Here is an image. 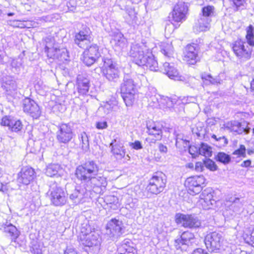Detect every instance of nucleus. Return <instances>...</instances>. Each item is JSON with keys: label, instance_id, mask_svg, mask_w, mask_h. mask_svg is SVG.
<instances>
[{"label": "nucleus", "instance_id": "41", "mask_svg": "<svg viewBox=\"0 0 254 254\" xmlns=\"http://www.w3.org/2000/svg\"><path fill=\"white\" fill-rule=\"evenodd\" d=\"M254 27L252 25H250L247 31L246 39L249 46H254Z\"/></svg>", "mask_w": 254, "mask_h": 254}, {"label": "nucleus", "instance_id": "9", "mask_svg": "<svg viewBox=\"0 0 254 254\" xmlns=\"http://www.w3.org/2000/svg\"><path fill=\"white\" fill-rule=\"evenodd\" d=\"M176 222L182 226L190 229H196L201 226L200 221L194 215L177 213Z\"/></svg>", "mask_w": 254, "mask_h": 254}, {"label": "nucleus", "instance_id": "44", "mask_svg": "<svg viewBox=\"0 0 254 254\" xmlns=\"http://www.w3.org/2000/svg\"><path fill=\"white\" fill-rule=\"evenodd\" d=\"M205 167L211 171H214L217 170L218 167L215 163L210 159H207L204 161Z\"/></svg>", "mask_w": 254, "mask_h": 254}, {"label": "nucleus", "instance_id": "26", "mask_svg": "<svg viewBox=\"0 0 254 254\" xmlns=\"http://www.w3.org/2000/svg\"><path fill=\"white\" fill-rule=\"evenodd\" d=\"M211 22V18L199 15L198 19L195 23L193 30L196 32L206 31L209 29Z\"/></svg>", "mask_w": 254, "mask_h": 254}, {"label": "nucleus", "instance_id": "22", "mask_svg": "<svg viewBox=\"0 0 254 254\" xmlns=\"http://www.w3.org/2000/svg\"><path fill=\"white\" fill-rule=\"evenodd\" d=\"M90 30L86 28L80 30L75 36V43L81 48H85L90 42Z\"/></svg>", "mask_w": 254, "mask_h": 254}, {"label": "nucleus", "instance_id": "64", "mask_svg": "<svg viewBox=\"0 0 254 254\" xmlns=\"http://www.w3.org/2000/svg\"><path fill=\"white\" fill-rule=\"evenodd\" d=\"M251 88L253 94L254 95V76L252 81L251 82Z\"/></svg>", "mask_w": 254, "mask_h": 254}, {"label": "nucleus", "instance_id": "37", "mask_svg": "<svg viewBox=\"0 0 254 254\" xmlns=\"http://www.w3.org/2000/svg\"><path fill=\"white\" fill-rule=\"evenodd\" d=\"M198 152L199 154L205 157H210L212 155L211 148L205 143H201Z\"/></svg>", "mask_w": 254, "mask_h": 254}, {"label": "nucleus", "instance_id": "15", "mask_svg": "<svg viewBox=\"0 0 254 254\" xmlns=\"http://www.w3.org/2000/svg\"><path fill=\"white\" fill-rule=\"evenodd\" d=\"M57 139L60 143H68L73 136V132L71 126L69 124H62L58 127Z\"/></svg>", "mask_w": 254, "mask_h": 254}, {"label": "nucleus", "instance_id": "18", "mask_svg": "<svg viewBox=\"0 0 254 254\" xmlns=\"http://www.w3.org/2000/svg\"><path fill=\"white\" fill-rule=\"evenodd\" d=\"M23 111L32 117L37 119L41 114V111L38 104L33 100L26 98L23 102Z\"/></svg>", "mask_w": 254, "mask_h": 254}, {"label": "nucleus", "instance_id": "8", "mask_svg": "<svg viewBox=\"0 0 254 254\" xmlns=\"http://www.w3.org/2000/svg\"><path fill=\"white\" fill-rule=\"evenodd\" d=\"M166 182L165 175L162 172H157L149 180L147 191L152 194H158L163 191Z\"/></svg>", "mask_w": 254, "mask_h": 254}, {"label": "nucleus", "instance_id": "51", "mask_svg": "<svg viewBox=\"0 0 254 254\" xmlns=\"http://www.w3.org/2000/svg\"><path fill=\"white\" fill-rule=\"evenodd\" d=\"M181 142L180 145H176V146L180 149L186 150V148L190 146L189 141L186 139H184Z\"/></svg>", "mask_w": 254, "mask_h": 254}, {"label": "nucleus", "instance_id": "12", "mask_svg": "<svg viewBox=\"0 0 254 254\" xmlns=\"http://www.w3.org/2000/svg\"><path fill=\"white\" fill-rule=\"evenodd\" d=\"M194 242L195 237L193 233L187 231L184 232L179 238L175 240L174 246L177 250L186 251Z\"/></svg>", "mask_w": 254, "mask_h": 254}, {"label": "nucleus", "instance_id": "3", "mask_svg": "<svg viewBox=\"0 0 254 254\" xmlns=\"http://www.w3.org/2000/svg\"><path fill=\"white\" fill-rule=\"evenodd\" d=\"M121 92L126 106H132L136 92V85L133 79L128 74L124 77L123 82L121 85Z\"/></svg>", "mask_w": 254, "mask_h": 254}, {"label": "nucleus", "instance_id": "30", "mask_svg": "<svg viewBox=\"0 0 254 254\" xmlns=\"http://www.w3.org/2000/svg\"><path fill=\"white\" fill-rule=\"evenodd\" d=\"M203 197L199 200V203L201 204L204 209H209L215 203V200L212 198L213 195L211 193L206 194L203 192L202 194Z\"/></svg>", "mask_w": 254, "mask_h": 254}, {"label": "nucleus", "instance_id": "10", "mask_svg": "<svg viewBox=\"0 0 254 254\" xmlns=\"http://www.w3.org/2000/svg\"><path fill=\"white\" fill-rule=\"evenodd\" d=\"M232 49L235 55L242 61L248 60L251 58L252 49L245 41L237 40L233 44Z\"/></svg>", "mask_w": 254, "mask_h": 254}, {"label": "nucleus", "instance_id": "2", "mask_svg": "<svg viewBox=\"0 0 254 254\" xmlns=\"http://www.w3.org/2000/svg\"><path fill=\"white\" fill-rule=\"evenodd\" d=\"M143 43H132L128 53L129 56L133 58V62L143 68L146 67L150 70H158V63Z\"/></svg>", "mask_w": 254, "mask_h": 254}, {"label": "nucleus", "instance_id": "48", "mask_svg": "<svg viewBox=\"0 0 254 254\" xmlns=\"http://www.w3.org/2000/svg\"><path fill=\"white\" fill-rule=\"evenodd\" d=\"M192 132L193 134H195L198 137H201L204 135V131L201 127L192 128Z\"/></svg>", "mask_w": 254, "mask_h": 254}, {"label": "nucleus", "instance_id": "11", "mask_svg": "<svg viewBox=\"0 0 254 254\" xmlns=\"http://www.w3.org/2000/svg\"><path fill=\"white\" fill-rule=\"evenodd\" d=\"M223 240L222 233L215 231L209 233L205 236L204 242L208 250L212 252L220 249Z\"/></svg>", "mask_w": 254, "mask_h": 254}, {"label": "nucleus", "instance_id": "28", "mask_svg": "<svg viewBox=\"0 0 254 254\" xmlns=\"http://www.w3.org/2000/svg\"><path fill=\"white\" fill-rule=\"evenodd\" d=\"M2 227L4 232L10 237L12 241H15L19 235V232L16 227L11 224L10 222L6 221L3 224Z\"/></svg>", "mask_w": 254, "mask_h": 254}, {"label": "nucleus", "instance_id": "31", "mask_svg": "<svg viewBox=\"0 0 254 254\" xmlns=\"http://www.w3.org/2000/svg\"><path fill=\"white\" fill-rule=\"evenodd\" d=\"M149 134L154 135L157 139H161L162 134V126L159 123H153L147 126Z\"/></svg>", "mask_w": 254, "mask_h": 254}, {"label": "nucleus", "instance_id": "43", "mask_svg": "<svg viewBox=\"0 0 254 254\" xmlns=\"http://www.w3.org/2000/svg\"><path fill=\"white\" fill-rule=\"evenodd\" d=\"M161 52L166 57H171L173 53V47L171 44H167L164 48L161 50Z\"/></svg>", "mask_w": 254, "mask_h": 254}, {"label": "nucleus", "instance_id": "62", "mask_svg": "<svg viewBox=\"0 0 254 254\" xmlns=\"http://www.w3.org/2000/svg\"><path fill=\"white\" fill-rule=\"evenodd\" d=\"M251 164V161L250 160H247L243 161L241 164V166L242 167H248L250 166Z\"/></svg>", "mask_w": 254, "mask_h": 254}, {"label": "nucleus", "instance_id": "63", "mask_svg": "<svg viewBox=\"0 0 254 254\" xmlns=\"http://www.w3.org/2000/svg\"><path fill=\"white\" fill-rule=\"evenodd\" d=\"M196 101V98L193 96L188 97L187 99V103H195Z\"/></svg>", "mask_w": 254, "mask_h": 254}, {"label": "nucleus", "instance_id": "49", "mask_svg": "<svg viewBox=\"0 0 254 254\" xmlns=\"http://www.w3.org/2000/svg\"><path fill=\"white\" fill-rule=\"evenodd\" d=\"M129 146L135 150H139L142 148L141 143L138 140H135L134 142H130Z\"/></svg>", "mask_w": 254, "mask_h": 254}, {"label": "nucleus", "instance_id": "14", "mask_svg": "<svg viewBox=\"0 0 254 254\" xmlns=\"http://www.w3.org/2000/svg\"><path fill=\"white\" fill-rule=\"evenodd\" d=\"M205 179L203 176H194L188 178L185 182L186 186L188 188L190 193L197 194L202 189Z\"/></svg>", "mask_w": 254, "mask_h": 254}, {"label": "nucleus", "instance_id": "17", "mask_svg": "<svg viewBox=\"0 0 254 254\" xmlns=\"http://www.w3.org/2000/svg\"><path fill=\"white\" fill-rule=\"evenodd\" d=\"M17 176V182L19 183L28 185L33 181L35 172L31 167H24L18 173Z\"/></svg>", "mask_w": 254, "mask_h": 254}, {"label": "nucleus", "instance_id": "39", "mask_svg": "<svg viewBox=\"0 0 254 254\" xmlns=\"http://www.w3.org/2000/svg\"><path fill=\"white\" fill-rule=\"evenodd\" d=\"M3 86L7 91H14L17 88L16 82L11 78H9L4 82Z\"/></svg>", "mask_w": 254, "mask_h": 254}, {"label": "nucleus", "instance_id": "6", "mask_svg": "<svg viewBox=\"0 0 254 254\" xmlns=\"http://www.w3.org/2000/svg\"><path fill=\"white\" fill-rule=\"evenodd\" d=\"M102 60L103 65L101 67V70L103 76L109 81L117 82L121 73L117 64L108 57H103Z\"/></svg>", "mask_w": 254, "mask_h": 254}, {"label": "nucleus", "instance_id": "13", "mask_svg": "<svg viewBox=\"0 0 254 254\" xmlns=\"http://www.w3.org/2000/svg\"><path fill=\"white\" fill-rule=\"evenodd\" d=\"M124 225L122 221L112 218L107 224L106 234L111 238H118L123 233Z\"/></svg>", "mask_w": 254, "mask_h": 254}, {"label": "nucleus", "instance_id": "50", "mask_svg": "<svg viewBox=\"0 0 254 254\" xmlns=\"http://www.w3.org/2000/svg\"><path fill=\"white\" fill-rule=\"evenodd\" d=\"M11 122V120H9L7 116H5L2 118L0 124L3 126H7L9 128Z\"/></svg>", "mask_w": 254, "mask_h": 254}, {"label": "nucleus", "instance_id": "55", "mask_svg": "<svg viewBox=\"0 0 254 254\" xmlns=\"http://www.w3.org/2000/svg\"><path fill=\"white\" fill-rule=\"evenodd\" d=\"M11 65L12 67L18 68L21 65V60L18 61V60H13L11 63Z\"/></svg>", "mask_w": 254, "mask_h": 254}, {"label": "nucleus", "instance_id": "56", "mask_svg": "<svg viewBox=\"0 0 254 254\" xmlns=\"http://www.w3.org/2000/svg\"><path fill=\"white\" fill-rule=\"evenodd\" d=\"M185 139L183 137V135L181 134H178L176 137V145H180L182 141Z\"/></svg>", "mask_w": 254, "mask_h": 254}, {"label": "nucleus", "instance_id": "36", "mask_svg": "<svg viewBox=\"0 0 254 254\" xmlns=\"http://www.w3.org/2000/svg\"><path fill=\"white\" fill-rule=\"evenodd\" d=\"M23 125L20 120H12L9 129L15 132H20L23 129Z\"/></svg>", "mask_w": 254, "mask_h": 254}, {"label": "nucleus", "instance_id": "42", "mask_svg": "<svg viewBox=\"0 0 254 254\" xmlns=\"http://www.w3.org/2000/svg\"><path fill=\"white\" fill-rule=\"evenodd\" d=\"M216 159L224 164H227L230 162L231 157L224 152H219L216 157Z\"/></svg>", "mask_w": 254, "mask_h": 254}, {"label": "nucleus", "instance_id": "52", "mask_svg": "<svg viewBox=\"0 0 254 254\" xmlns=\"http://www.w3.org/2000/svg\"><path fill=\"white\" fill-rule=\"evenodd\" d=\"M205 167L204 162H197L195 165V170L197 172H202Z\"/></svg>", "mask_w": 254, "mask_h": 254}, {"label": "nucleus", "instance_id": "34", "mask_svg": "<svg viewBox=\"0 0 254 254\" xmlns=\"http://www.w3.org/2000/svg\"><path fill=\"white\" fill-rule=\"evenodd\" d=\"M201 78L203 83L206 85L218 84L220 83V81L219 77H213L211 75L208 74H202Z\"/></svg>", "mask_w": 254, "mask_h": 254}, {"label": "nucleus", "instance_id": "54", "mask_svg": "<svg viewBox=\"0 0 254 254\" xmlns=\"http://www.w3.org/2000/svg\"><path fill=\"white\" fill-rule=\"evenodd\" d=\"M96 127L98 129H103L107 127V123L106 122H101L96 123Z\"/></svg>", "mask_w": 254, "mask_h": 254}, {"label": "nucleus", "instance_id": "5", "mask_svg": "<svg viewBox=\"0 0 254 254\" xmlns=\"http://www.w3.org/2000/svg\"><path fill=\"white\" fill-rule=\"evenodd\" d=\"M80 240L83 245L88 247L97 246L101 241L99 231L88 225L82 227Z\"/></svg>", "mask_w": 254, "mask_h": 254}, {"label": "nucleus", "instance_id": "23", "mask_svg": "<svg viewBox=\"0 0 254 254\" xmlns=\"http://www.w3.org/2000/svg\"><path fill=\"white\" fill-rule=\"evenodd\" d=\"M163 72L167 74L170 78L179 81L185 80V77L179 75L178 70L173 64L171 65L170 63L165 62L163 64Z\"/></svg>", "mask_w": 254, "mask_h": 254}, {"label": "nucleus", "instance_id": "20", "mask_svg": "<svg viewBox=\"0 0 254 254\" xmlns=\"http://www.w3.org/2000/svg\"><path fill=\"white\" fill-rule=\"evenodd\" d=\"M188 10V6L185 2H179L175 5L172 12L173 20L176 22L185 20Z\"/></svg>", "mask_w": 254, "mask_h": 254}, {"label": "nucleus", "instance_id": "40", "mask_svg": "<svg viewBox=\"0 0 254 254\" xmlns=\"http://www.w3.org/2000/svg\"><path fill=\"white\" fill-rule=\"evenodd\" d=\"M232 202L231 207L234 212H239L242 208L243 204L242 201H240V199L238 197H235L234 198H231L230 200Z\"/></svg>", "mask_w": 254, "mask_h": 254}, {"label": "nucleus", "instance_id": "59", "mask_svg": "<svg viewBox=\"0 0 254 254\" xmlns=\"http://www.w3.org/2000/svg\"><path fill=\"white\" fill-rule=\"evenodd\" d=\"M192 254H209L201 248H198L194 250Z\"/></svg>", "mask_w": 254, "mask_h": 254}, {"label": "nucleus", "instance_id": "58", "mask_svg": "<svg viewBox=\"0 0 254 254\" xmlns=\"http://www.w3.org/2000/svg\"><path fill=\"white\" fill-rule=\"evenodd\" d=\"M165 100L166 101V106L168 108L173 107L175 103V101H173L172 99L169 98H167L166 99H165Z\"/></svg>", "mask_w": 254, "mask_h": 254}, {"label": "nucleus", "instance_id": "29", "mask_svg": "<svg viewBox=\"0 0 254 254\" xmlns=\"http://www.w3.org/2000/svg\"><path fill=\"white\" fill-rule=\"evenodd\" d=\"M137 12L135 8L131 6H127L125 7V13L124 14V18L125 21L128 24H133L136 23L137 17Z\"/></svg>", "mask_w": 254, "mask_h": 254}, {"label": "nucleus", "instance_id": "24", "mask_svg": "<svg viewBox=\"0 0 254 254\" xmlns=\"http://www.w3.org/2000/svg\"><path fill=\"white\" fill-rule=\"evenodd\" d=\"M163 72L167 74L170 78L179 81L185 80V77L179 75L178 70L173 64L171 65L170 63L165 62L163 64Z\"/></svg>", "mask_w": 254, "mask_h": 254}, {"label": "nucleus", "instance_id": "61", "mask_svg": "<svg viewBox=\"0 0 254 254\" xmlns=\"http://www.w3.org/2000/svg\"><path fill=\"white\" fill-rule=\"evenodd\" d=\"M159 150L162 153H166L167 151V148L166 146L164 145L163 144L160 143L159 144Z\"/></svg>", "mask_w": 254, "mask_h": 254}, {"label": "nucleus", "instance_id": "57", "mask_svg": "<svg viewBox=\"0 0 254 254\" xmlns=\"http://www.w3.org/2000/svg\"><path fill=\"white\" fill-rule=\"evenodd\" d=\"M64 254H77L75 250L71 247H67L64 251Z\"/></svg>", "mask_w": 254, "mask_h": 254}, {"label": "nucleus", "instance_id": "47", "mask_svg": "<svg viewBox=\"0 0 254 254\" xmlns=\"http://www.w3.org/2000/svg\"><path fill=\"white\" fill-rule=\"evenodd\" d=\"M233 154L237 155L239 157H245L246 156V147L244 145H241L240 148L236 150L234 152Z\"/></svg>", "mask_w": 254, "mask_h": 254}, {"label": "nucleus", "instance_id": "1", "mask_svg": "<svg viewBox=\"0 0 254 254\" xmlns=\"http://www.w3.org/2000/svg\"><path fill=\"white\" fill-rule=\"evenodd\" d=\"M99 170L98 165L93 160L86 161L76 168L75 175L81 181V184L67 193L70 200L75 205L83 203L91 198L93 192L101 193L102 188L106 187V179L98 175Z\"/></svg>", "mask_w": 254, "mask_h": 254}, {"label": "nucleus", "instance_id": "21", "mask_svg": "<svg viewBox=\"0 0 254 254\" xmlns=\"http://www.w3.org/2000/svg\"><path fill=\"white\" fill-rule=\"evenodd\" d=\"M226 127L237 134H242L243 132L248 134L250 131V128L248 127V123L246 121L241 123L236 121H231L227 123Z\"/></svg>", "mask_w": 254, "mask_h": 254}, {"label": "nucleus", "instance_id": "38", "mask_svg": "<svg viewBox=\"0 0 254 254\" xmlns=\"http://www.w3.org/2000/svg\"><path fill=\"white\" fill-rule=\"evenodd\" d=\"M214 7L213 6L207 5L202 8L201 14L200 15L204 16V17L210 18L214 14Z\"/></svg>", "mask_w": 254, "mask_h": 254}, {"label": "nucleus", "instance_id": "33", "mask_svg": "<svg viewBox=\"0 0 254 254\" xmlns=\"http://www.w3.org/2000/svg\"><path fill=\"white\" fill-rule=\"evenodd\" d=\"M80 144L82 150L87 151L89 149V142L88 136L85 132H81L79 135Z\"/></svg>", "mask_w": 254, "mask_h": 254}, {"label": "nucleus", "instance_id": "25", "mask_svg": "<svg viewBox=\"0 0 254 254\" xmlns=\"http://www.w3.org/2000/svg\"><path fill=\"white\" fill-rule=\"evenodd\" d=\"M78 92L82 95L87 94L89 87V79L83 75H78L76 79Z\"/></svg>", "mask_w": 254, "mask_h": 254}, {"label": "nucleus", "instance_id": "35", "mask_svg": "<svg viewBox=\"0 0 254 254\" xmlns=\"http://www.w3.org/2000/svg\"><path fill=\"white\" fill-rule=\"evenodd\" d=\"M60 169V166L57 164H50L47 166L45 174L47 176L52 177L58 174Z\"/></svg>", "mask_w": 254, "mask_h": 254}, {"label": "nucleus", "instance_id": "16", "mask_svg": "<svg viewBox=\"0 0 254 254\" xmlns=\"http://www.w3.org/2000/svg\"><path fill=\"white\" fill-rule=\"evenodd\" d=\"M98 47L94 44L91 45L83 53L82 61L87 66L92 65L100 57Z\"/></svg>", "mask_w": 254, "mask_h": 254}, {"label": "nucleus", "instance_id": "46", "mask_svg": "<svg viewBox=\"0 0 254 254\" xmlns=\"http://www.w3.org/2000/svg\"><path fill=\"white\" fill-rule=\"evenodd\" d=\"M30 251L33 254H42L41 246L37 242L32 244Z\"/></svg>", "mask_w": 254, "mask_h": 254}, {"label": "nucleus", "instance_id": "27", "mask_svg": "<svg viewBox=\"0 0 254 254\" xmlns=\"http://www.w3.org/2000/svg\"><path fill=\"white\" fill-rule=\"evenodd\" d=\"M110 146L111 147V151L117 159H122L126 154L125 149L122 143L117 142L116 139L112 141Z\"/></svg>", "mask_w": 254, "mask_h": 254}, {"label": "nucleus", "instance_id": "19", "mask_svg": "<svg viewBox=\"0 0 254 254\" xmlns=\"http://www.w3.org/2000/svg\"><path fill=\"white\" fill-rule=\"evenodd\" d=\"M199 48L197 44L188 45L185 52V60L190 64H194L198 60V51Z\"/></svg>", "mask_w": 254, "mask_h": 254}, {"label": "nucleus", "instance_id": "53", "mask_svg": "<svg viewBox=\"0 0 254 254\" xmlns=\"http://www.w3.org/2000/svg\"><path fill=\"white\" fill-rule=\"evenodd\" d=\"M115 42V45L119 47L121 49L124 48L126 46V43L125 41L123 38H121L120 40H118V41H117L116 40H114Z\"/></svg>", "mask_w": 254, "mask_h": 254}, {"label": "nucleus", "instance_id": "60", "mask_svg": "<svg viewBox=\"0 0 254 254\" xmlns=\"http://www.w3.org/2000/svg\"><path fill=\"white\" fill-rule=\"evenodd\" d=\"M212 138L215 139L216 140H222L224 144H227V139L224 136L219 137V138H217L216 135L213 134L212 136Z\"/></svg>", "mask_w": 254, "mask_h": 254}, {"label": "nucleus", "instance_id": "7", "mask_svg": "<svg viewBox=\"0 0 254 254\" xmlns=\"http://www.w3.org/2000/svg\"><path fill=\"white\" fill-rule=\"evenodd\" d=\"M51 202L57 206H63L67 202V196L64 189L54 182L50 186L49 190Z\"/></svg>", "mask_w": 254, "mask_h": 254}, {"label": "nucleus", "instance_id": "45", "mask_svg": "<svg viewBox=\"0 0 254 254\" xmlns=\"http://www.w3.org/2000/svg\"><path fill=\"white\" fill-rule=\"evenodd\" d=\"M177 27L170 21H167L165 27V34L167 35H170L173 32L175 28Z\"/></svg>", "mask_w": 254, "mask_h": 254}, {"label": "nucleus", "instance_id": "32", "mask_svg": "<svg viewBox=\"0 0 254 254\" xmlns=\"http://www.w3.org/2000/svg\"><path fill=\"white\" fill-rule=\"evenodd\" d=\"M223 2L228 5L230 8L234 9L235 11H237L244 6L246 1L245 0H224Z\"/></svg>", "mask_w": 254, "mask_h": 254}, {"label": "nucleus", "instance_id": "4", "mask_svg": "<svg viewBox=\"0 0 254 254\" xmlns=\"http://www.w3.org/2000/svg\"><path fill=\"white\" fill-rule=\"evenodd\" d=\"M55 39L52 37L45 39L46 46L45 52L47 57L50 59H57L61 62L67 61L68 55L66 49H59L55 43Z\"/></svg>", "mask_w": 254, "mask_h": 254}]
</instances>
